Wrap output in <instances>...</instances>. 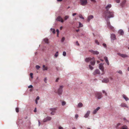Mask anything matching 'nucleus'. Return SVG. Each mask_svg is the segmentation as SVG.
Returning a JSON list of instances; mask_svg holds the SVG:
<instances>
[{"mask_svg":"<svg viewBox=\"0 0 129 129\" xmlns=\"http://www.w3.org/2000/svg\"><path fill=\"white\" fill-rule=\"evenodd\" d=\"M111 7V4H109L105 7L106 10L105 11L104 15L105 18H110L114 17V12L112 11H110L108 10Z\"/></svg>","mask_w":129,"mask_h":129,"instance_id":"f257e3e1","label":"nucleus"},{"mask_svg":"<svg viewBox=\"0 0 129 129\" xmlns=\"http://www.w3.org/2000/svg\"><path fill=\"white\" fill-rule=\"evenodd\" d=\"M107 27L108 29L113 31L114 30V27L111 25L109 21H107Z\"/></svg>","mask_w":129,"mask_h":129,"instance_id":"f03ea898","label":"nucleus"},{"mask_svg":"<svg viewBox=\"0 0 129 129\" xmlns=\"http://www.w3.org/2000/svg\"><path fill=\"white\" fill-rule=\"evenodd\" d=\"M81 5L82 6H85L87 3V0H80Z\"/></svg>","mask_w":129,"mask_h":129,"instance_id":"7ed1b4c3","label":"nucleus"},{"mask_svg":"<svg viewBox=\"0 0 129 129\" xmlns=\"http://www.w3.org/2000/svg\"><path fill=\"white\" fill-rule=\"evenodd\" d=\"M63 87V86H60V87H59V88L58 90H57V93H58V94H61L62 93Z\"/></svg>","mask_w":129,"mask_h":129,"instance_id":"20e7f679","label":"nucleus"},{"mask_svg":"<svg viewBox=\"0 0 129 129\" xmlns=\"http://www.w3.org/2000/svg\"><path fill=\"white\" fill-rule=\"evenodd\" d=\"M49 110L51 111V115H53L54 114V113H55V111L57 110V108H51Z\"/></svg>","mask_w":129,"mask_h":129,"instance_id":"39448f33","label":"nucleus"},{"mask_svg":"<svg viewBox=\"0 0 129 129\" xmlns=\"http://www.w3.org/2000/svg\"><path fill=\"white\" fill-rule=\"evenodd\" d=\"M95 96L97 98L99 99L102 97V94L99 92H96L95 93Z\"/></svg>","mask_w":129,"mask_h":129,"instance_id":"423d86ee","label":"nucleus"},{"mask_svg":"<svg viewBox=\"0 0 129 129\" xmlns=\"http://www.w3.org/2000/svg\"><path fill=\"white\" fill-rule=\"evenodd\" d=\"M118 55L123 58H126L128 57V56L126 54L119 53L118 54Z\"/></svg>","mask_w":129,"mask_h":129,"instance_id":"0eeeda50","label":"nucleus"},{"mask_svg":"<svg viewBox=\"0 0 129 129\" xmlns=\"http://www.w3.org/2000/svg\"><path fill=\"white\" fill-rule=\"evenodd\" d=\"M99 68L101 70L103 73L102 74V75H103L104 74V69L103 68V64L102 63H101L99 64Z\"/></svg>","mask_w":129,"mask_h":129,"instance_id":"6e6552de","label":"nucleus"},{"mask_svg":"<svg viewBox=\"0 0 129 129\" xmlns=\"http://www.w3.org/2000/svg\"><path fill=\"white\" fill-rule=\"evenodd\" d=\"M56 20L57 21H60L61 23L63 22V20L62 19V18L60 16H58Z\"/></svg>","mask_w":129,"mask_h":129,"instance_id":"1a4fd4ad","label":"nucleus"},{"mask_svg":"<svg viewBox=\"0 0 129 129\" xmlns=\"http://www.w3.org/2000/svg\"><path fill=\"white\" fill-rule=\"evenodd\" d=\"M89 52L92 53V54L95 55H98L99 54V52L97 51H94L93 50H89Z\"/></svg>","mask_w":129,"mask_h":129,"instance_id":"9d476101","label":"nucleus"},{"mask_svg":"<svg viewBox=\"0 0 129 129\" xmlns=\"http://www.w3.org/2000/svg\"><path fill=\"white\" fill-rule=\"evenodd\" d=\"M51 118L49 117H46V118L44 119L43 120V121L44 122H45L51 120Z\"/></svg>","mask_w":129,"mask_h":129,"instance_id":"9b49d317","label":"nucleus"},{"mask_svg":"<svg viewBox=\"0 0 129 129\" xmlns=\"http://www.w3.org/2000/svg\"><path fill=\"white\" fill-rule=\"evenodd\" d=\"M111 40H114L116 39V36L115 34H112L111 35Z\"/></svg>","mask_w":129,"mask_h":129,"instance_id":"f8f14e48","label":"nucleus"},{"mask_svg":"<svg viewBox=\"0 0 129 129\" xmlns=\"http://www.w3.org/2000/svg\"><path fill=\"white\" fill-rule=\"evenodd\" d=\"M93 18V16L92 15H89L88 16V17H87V21L88 22H89L90 21V20Z\"/></svg>","mask_w":129,"mask_h":129,"instance_id":"ddd939ff","label":"nucleus"},{"mask_svg":"<svg viewBox=\"0 0 129 129\" xmlns=\"http://www.w3.org/2000/svg\"><path fill=\"white\" fill-rule=\"evenodd\" d=\"M100 73V71H99L98 69L95 70L93 73V75H95L96 74H99Z\"/></svg>","mask_w":129,"mask_h":129,"instance_id":"4468645a","label":"nucleus"},{"mask_svg":"<svg viewBox=\"0 0 129 129\" xmlns=\"http://www.w3.org/2000/svg\"><path fill=\"white\" fill-rule=\"evenodd\" d=\"M103 83H107L109 82L108 79L107 78H105L102 81Z\"/></svg>","mask_w":129,"mask_h":129,"instance_id":"2eb2a0df","label":"nucleus"},{"mask_svg":"<svg viewBox=\"0 0 129 129\" xmlns=\"http://www.w3.org/2000/svg\"><path fill=\"white\" fill-rule=\"evenodd\" d=\"M91 64L93 66L95 64V59L94 58H92V61H91Z\"/></svg>","mask_w":129,"mask_h":129,"instance_id":"dca6fc26","label":"nucleus"},{"mask_svg":"<svg viewBox=\"0 0 129 129\" xmlns=\"http://www.w3.org/2000/svg\"><path fill=\"white\" fill-rule=\"evenodd\" d=\"M90 113V111H88L87 112V113H86V114H85V115H84V117L85 118H87L88 117V116L89 115V113Z\"/></svg>","mask_w":129,"mask_h":129,"instance_id":"f3484780","label":"nucleus"},{"mask_svg":"<svg viewBox=\"0 0 129 129\" xmlns=\"http://www.w3.org/2000/svg\"><path fill=\"white\" fill-rule=\"evenodd\" d=\"M100 109V107H98L96 108V109L95 110L93 111V114H95Z\"/></svg>","mask_w":129,"mask_h":129,"instance_id":"a211bd4d","label":"nucleus"},{"mask_svg":"<svg viewBox=\"0 0 129 129\" xmlns=\"http://www.w3.org/2000/svg\"><path fill=\"white\" fill-rule=\"evenodd\" d=\"M89 61H92V58H91L90 57L87 58L85 59V61L86 62H88Z\"/></svg>","mask_w":129,"mask_h":129,"instance_id":"6ab92c4d","label":"nucleus"},{"mask_svg":"<svg viewBox=\"0 0 129 129\" xmlns=\"http://www.w3.org/2000/svg\"><path fill=\"white\" fill-rule=\"evenodd\" d=\"M43 41L45 42V43L48 44L49 43V40L47 38H45L43 39Z\"/></svg>","mask_w":129,"mask_h":129,"instance_id":"aec40b11","label":"nucleus"},{"mask_svg":"<svg viewBox=\"0 0 129 129\" xmlns=\"http://www.w3.org/2000/svg\"><path fill=\"white\" fill-rule=\"evenodd\" d=\"M121 107H125L127 108V106L126 104L124 103H122L121 104Z\"/></svg>","mask_w":129,"mask_h":129,"instance_id":"412c9836","label":"nucleus"},{"mask_svg":"<svg viewBox=\"0 0 129 129\" xmlns=\"http://www.w3.org/2000/svg\"><path fill=\"white\" fill-rule=\"evenodd\" d=\"M125 2H126V1L125 0L122 1L121 3L120 4H121V6L122 7H123L124 4H125Z\"/></svg>","mask_w":129,"mask_h":129,"instance_id":"4be33fe9","label":"nucleus"},{"mask_svg":"<svg viewBox=\"0 0 129 129\" xmlns=\"http://www.w3.org/2000/svg\"><path fill=\"white\" fill-rule=\"evenodd\" d=\"M104 58V59L105 60L106 63H107L108 65H109V63L108 60V58H107V57H105Z\"/></svg>","mask_w":129,"mask_h":129,"instance_id":"5701e85b","label":"nucleus"},{"mask_svg":"<svg viewBox=\"0 0 129 129\" xmlns=\"http://www.w3.org/2000/svg\"><path fill=\"white\" fill-rule=\"evenodd\" d=\"M118 33L120 35H123L124 32L122 30L120 29L119 30Z\"/></svg>","mask_w":129,"mask_h":129,"instance_id":"b1692460","label":"nucleus"},{"mask_svg":"<svg viewBox=\"0 0 129 129\" xmlns=\"http://www.w3.org/2000/svg\"><path fill=\"white\" fill-rule=\"evenodd\" d=\"M120 129H128V127L124 125L120 128Z\"/></svg>","mask_w":129,"mask_h":129,"instance_id":"393cba45","label":"nucleus"},{"mask_svg":"<svg viewBox=\"0 0 129 129\" xmlns=\"http://www.w3.org/2000/svg\"><path fill=\"white\" fill-rule=\"evenodd\" d=\"M122 97H123V98H124V99H125V100L126 101H127L128 100V98H127L125 95L124 94H123L122 95Z\"/></svg>","mask_w":129,"mask_h":129,"instance_id":"a878e982","label":"nucleus"},{"mask_svg":"<svg viewBox=\"0 0 129 129\" xmlns=\"http://www.w3.org/2000/svg\"><path fill=\"white\" fill-rule=\"evenodd\" d=\"M43 71L47 70V67H45L44 65H43Z\"/></svg>","mask_w":129,"mask_h":129,"instance_id":"bb28decb","label":"nucleus"},{"mask_svg":"<svg viewBox=\"0 0 129 129\" xmlns=\"http://www.w3.org/2000/svg\"><path fill=\"white\" fill-rule=\"evenodd\" d=\"M83 104L81 103H79L78 104V107L79 108H81L82 107Z\"/></svg>","mask_w":129,"mask_h":129,"instance_id":"cd10ccee","label":"nucleus"},{"mask_svg":"<svg viewBox=\"0 0 129 129\" xmlns=\"http://www.w3.org/2000/svg\"><path fill=\"white\" fill-rule=\"evenodd\" d=\"M50 30L53 34H54L55 33V30L54 29L51 28Z\"/></svg>","mask_w":129,"mask_h":129,"instance_id":"c85d7f7f","label":"nucleus"},{"mask_svg":"<svg viewBox=\"0 0 129 129\" xmlns=\"http://www.w3.org/2000/svg\"><path fill=\"white\" fill-rule=\"evenodd\" d=\"M79 17L80 18H81L82 19H84V18L82 16L81 14H79Z\"/></svg>","mask_w":129,"mask_h":129,"instance_id":"c756f323","label":"nucleus"},{"mask_svg":"<svg viewBox=\"0 0 129 129\" xmlns=\"http://www.w3.org/2000/svg\"><path fill=\"white\" fill-rule=\"evenodd\" d=\"M69 16H65L64 18V19L65 20H66L67 19H68L69 18Z\"/></svg>","mask_w":129,"mask_h":129,"instance_id":"7c9ffc66","label":"nucleus"},{"mask_svg":"<svg viewBox=\"0 0 129 129\" xmlns=\"http://www.w3.org/2000/svg\"><path fill=\"white\" fill-rule=\"evenodd\" d=\"M58 52L57 51L56 52V54H55V55H54V56L56 57H57L58 55Z\"/></svg>","mask_w":129,"mask_h":129,"instance_id":"2f4dec72","label":"nucleus"},{"mask_svg":"<svg viewBox=\"0 0 129 129\" xmlns=\"http://www.w3.org/2000/svg\"><path fill=\"white\" fill-rule=\"evenodd\" d=\"M66 102L64 101H63L62 102V106H64L66 105Z\"/></svg>","mask_w":129,"mask_h":129,"instance_id":"473e14b6","label":"nucleus"},{"mask_svg":"<svg viewBox=\"0 0 129 129\" xmlns=\"http://www.w3.org/2000/svg\"><path fill=\"white\" fill-rule=\"evenodd\" d=\"M56 32H57V37H58V34H59V30L58 29H56Z\"/></svg>","mask_w":129,"mask_h":129,"instance_id":"72a5a7b5","label":"nucleus"},{"mask_svg":"<svg viewBox=\"0 0 129 129\" xmlns=\"http://www.w3.org/2000/svg\"><path fill=\"white\" fill-rule=\"evenodd\" d=\"M15 111L16 112L18 113L19 112V109L18 108H17L15 109Z\"/></svg>","mask_w":129,"mask_h":129,"instance_id":"f704fd0d","label":"nucleus"},{"mask_svg":"<svg viewBox=\"0 0 129 129\" xmlns=\"http://www.w3.org/2000/svg\"><path fill=\"white\" fill-rule=\"evenodd\" d=\"M62 55H63V56H65L66 55V52L65 51H64L63 52V53H62Z\"/></svg>","mask_w":129,"mask_h":129,"instance_id":"c9c22d12","label":"nucleus"},{"mask_svg":"<svg viewBox=\"0 0 129 129\" xmlns=\"http://www.w3.org/2000/svg\"><path fill=\"white\" fill-rule=\"evenodd\" d=\"M82 26V24L80 22H79V27H81Z\"/></svg>","mask_w":129,"mask_h":129,"instance_id":"e433bc0d","label":"nucleus"},{"mask_svg":"<svg viewBox=\"0 0 129 129\" xmlns=\"http://www.w3.org/2000/svg\"><path fill=\"white\" fill-rule=\"evenodd\" d=\"M36 68L38 70L40 68V66L38 65H37L36 66Z\"/></svg>","mask_w":129,"mask_h":129,"instance_id":"4c0bfd02","label":"nucleus"},{"mask_svg":"<svg viewBox=\"0 0 129 129\" xmlns=\"http://www.w3.org/2000/svg\"><path fill=\"white\" fill-rule=\"evenodd\" d=\"M89 67L90 69L91 70H92L93 69V67L90 65H89Z\"/></svg>","mask_w":129,"mask_h":129,"instance_id":"58836bf2","label":"nucleus"},{"mask_svg":"<svg viewBox=\"0 0 129 129\" xmlns=\"http://www.w3.org/2000/svg\"><path fill=\"white\" fill-rule=\"evenodd\" d=\"M95 43H96L97 44L99 45V42H98V41L97 40H95Z\"/></svg>","mask_w":129,"mask_h":129,"instance_id":"ea45409f","label":"nucleus"},{"mask_svg":"<svg viewBox=\"0 0 129 129\" xmlns=\"http://www.w3.org/2000/svg\"><path fill=\"white\" fill-rule=\"evenodd\" d=\"M64 40H65V38L64 37H62L61 39V42H63L64 41Z\"/></svg>","mask_w":129,"mask_h":129,"instance_id":"a19ab883","label":"nucleus"},{"mask_svg":"<svg viewBox=\"0 0 129 129\" xmlns=\"http://www.w3.org/2000/svg\"><path fill=\"white\" fill-rule=\"evenodd\" d=\"M33 74L32 73H30V76L31 78H33Z\"/></svg>","mask_w":129,"mask_h":129,"instance_id":"79ce46f5","label":"nucleus"},{"mask_svg":"<svg viewBox=\"0 0 129 129\" xmlns=\"http://www.w3.org/2000/svg\"><path fill=\"white\" fill-rule=\"evenodd\" d=\"M120 123H118V124H117V125L116 126V128H117V127H118V126H119L120 125Z\"/></svg>","mask_w":129,"mask_h":129,"instance_id":"37998d69","label":"nucleus"},{"mask_svg":"<svg viewBox=\"0 0 129 129\" xmlns=\"http://www.w3.org/2000/svg\"><path fill=\"white\" fill-rule=\"evenodd\" d=\"M120 1V0H116V3H119Z\"/></svg>","mask_w":129,"mask_h":129,"instance_id":"c03bdc74","label":"nucleus"},{"mask_svg":"<svg viewBox=\"0 0 129 129\" xmlns=\"http://www.w3.org/2000/svg\"><path fill=\"white\" fill-rule=\"evenodd\" d=\"M33 87V86L32 85H30L29 86H28V88H32Z\"/></svg>","mask_w":129,"mask_h":129,"instance_id":"a18cd8bd","label":"nucleus"},{"mask_svg":"<svg viewBox=\"0 0 129 129\" xmlns=\"http://www.w3.org/2000/svg\"><path fill=\"white\" fill-rule=\"evenodd\" d=\"M39 99H40V97L39 96H38L37 97V98H36V100H35L37 101V100H39Z\"/></svg>","mask_w":129,"mask_h":129,"instance_id":"49530a36","label":"nucleus"},{"mask_svg":"<svg viewBox=\"0 0 129 129\" xmlns=\"http://www.w3.org/2000/svg\"><path fill=\"white\" fill-rule=\"evenodd\" d=\"M78 117V114H76V115H75V118H76V119H77Z\"/></svg>","mask_w":129,"mask_h":129,"instance_id":"de8ad7c7","label":"nucleus"},{"mask_svg":"<svg viewBox=\"0 0 129 129\" xmlns=\"http://www.w3.org/2000/svg\"><path fill=\"white\" fill-rule=\"evenodd\" d=\"M103 93H104L105 94V95L106 96V95H107V93H106V92H105V91H104V90L103 91Z\"/></svg>","mask_w":129,"mask_h":129,"instance_id":"09e8293b","label":"nucleus"},{"mask_svg":"<svg viewBox=\"0 0 129 129\" xmlns=\"http://www.w3.org/2000/svg\"><path fill=\"white\" fill-rule=\"evenodd\" d=\"M103 46L104 47H106V44L105 43H104L103 44Z\"/></svg>","mask_w":129,"mask_h":129,"instance_id":"8fccbe9b","label":"nucleus"},{"mask_svg":"<svg viewBox=\"0 0 129 129\" xmlns=\"http://www.w3.org/2000/svg\"><path fill=\"white\" fill-rule=\"evenodd\" d=\"M59 129H63V128L62 127L59 126Z\"/></svg>","mask_w":129,"mask_h":129,"instance_id":"3c124183","label":"nucleus"},{"mask_svg":"<svg viewBox=\"0 0 129 129\" xmlns=\"http://www.w3.org/2000/svg\"><path fill=\"white\" fill-rule=\"evenodd\" d=\"M91 1L93 2L94 3H95L96 2V1L95 0H90Z\"/></svg>","mask_w":129,"mask_h":129,"instance_id":"603ef678","label":"nucleus"},{"mask_svg":"<svg viewBox=\"0 0 129 129\" xmlns=\"http://www.w3.org/2000/svg\"><path fill=\"white\" fill-rule=\"evenodd\" d=\"M118 73L120 74H121L122 73V72L121 71H119L118 72Z\"/></svg>","mask_w":129,"mask_h":129,"instance_id":"864d4df0","label":"nucleus"},{"mask_svg":"<svg viewBox=\"0 0 129 129\" xmlns=\"http://www.w3.org/2000/svg\"><path fill=\"white\" fill-rule=\"evenodd\" d=\"M46 80H47V79L46 78H45V80H44V81H45V82L46 83Z\"/></svg>","mask_w":129,"mask_h":129,"instance_id":"5fc2aeb1","label":"nucleus"},{"mask_svg":"<svg viewBox=\"0 0 129 129\" xmlns=\"http://www.w3.org/2000/svg\"><path fill=\"white\" fill-rule=\"evenodd\" d=\"M59 79L58 78H57L56 79V82H57L58 81V80Z\"/></svg>","mask_w":129,"mask_h":129,"instance_id":"6e6d98bb","label":"nucleus"},{"mask_svg":"<svg viewBox=\"0 0 129 129\" xmlns=\"http://www.w3.org/2000/svg\"><path fill=\"white\" fill-rule=\"evenodd\" d=\"M36 112V108H35V109L34 110V112Z\"/></svg>","mask_w":129,"mask_h":129,"instance_id":"4d7b16f0","label":"nucleus"},{"mask_svg":"<svg viewBox=\"0 0 129 129\" xmlns=\"http://www.w3.org/2000/svg\"><path fill=\"white\" fill-rule=\"evenodd\" d=\"M76 15V13H74L73 14V16H75Z\"/></svg>","mask_w":129,"mask_h":129,"instance_id":"13d9d810","label":"nucleus"},{"mask_svg":"<svg viewBox=\"0 0 129 129\" xmlns=\"http://www.w3.org/2000/svg\"><path fill=\"white\" fill-rule=\"evenodd\" d=\"M76 43L77 44V45H78V46L79 45V43H78L77 41L76 42Z\"/></svg>","mask_w":129,"mask_h":129,"instance_id":"bf43d9fd","label":"nucleus"},{"mask_svg":"<svg viewBox=\"0 0 129 129\" xmlns=\"http://www.w3.org/2000/svg\"><path fill=\"white\" fill-rule=\"evenodd\" d=\"M76 32H78V31H79V29H76Z\"/></svg>","mask_w":129,"mask_h":129,"instance_id":"052dcab7","label":"nucleus"},{"mask_svg":"<svg viewBox=\"0 0 129 129\" xmlns=\"http://www.w3.org/2000/svg\"><path fill=\"white\" fill-rule=\"evenodd\" d=\"M35 103H36V104H38V101H37V100H35Z\"/></svg>","mask_w":129,"mask_h":129,"instance_id":"680f3d73","label":"nucleus"},{"mask_svg":"<svg viewBox=\"0 0 129 129\" xmlns=\"http://www.w3.org/2000/svg\"><path fill=\"white\" fill-rule=\"evenodd\" d=\"M62 0H57L58 2H61L62 1Z\"/></svg>","mask_w":129,"mask_h":129,"instance_id":"e2e57ef3","label":"nucleus"},{"mask_svg":"<svg viewBox=\"0 0 129 129\" xmlns=\"http://www.w3.org/2000/svg\"><path fill=\"white\" fill-rule=\"evenodd\" d=\"M62 26L61 27H60V29H62Z\"/></svg>","mask_w":129,"mask_h":129,"instance_id":"0e129e2a","label":"nucleus"},{"mask_svg":"<svg viewBox=\"0 0 129 129\" xmlns=\"http://www.w3.org/2000/svg\"><path fill=\"white\" fill-rule=\"evenodd\" d=\"M127 70H128V71H129V67H128V68H127Z\"/></svg>","mask_w":129,"mask_h":129,"instance_id":"69168bd1","label":"nucleus"},{"mask_svg":"<svg viewBox=\"0 0 129 129\" xmlns=\"http://www.w3.org/2000/svg\"><path fill=\"white\" fill-rule=\"evenodd\" d=\"M38 122H39V125H40V122L39 121H38Z\"/></svg>","mask_w":129,"mask_h":129,"instance_id":"338daca9","label":"nucleus"},{"mask_svg":"<svg viewBox=\"0 0 129 129\" xmlns=\"http://www.w3.org/2000/svg\"><path fill=\"white\" fill-rule=\"evenodd\" d=\"M73 129H75V127H73Z\"/></svg>","mask_w":129,"mask_h":129,"instance_id":"774afa93","label":"nucleus"}]
</instances>
